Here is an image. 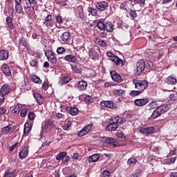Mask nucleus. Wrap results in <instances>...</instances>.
<instances>
[{
	"instance_id": "f257e3e1",
	"label": "nucleus",
	"mask_w": 177,
	"mask_h": 177,
	"mask_svg": "<svg viewBox=\"0 0 177 177\" xmlns=\"http://www.w3.org/2000/svg\"><path fill=\"white\" fill-rule=\"evenodd\" d=\"M168 110H169V107L167 104H162L153 112L151 118L155 120V118H158V117H160L164 113H167Z\"/></svg>"
},
{
	"instance_id": "f03ea898",
	"label": "nucleus",
	"mask_w": 177,
	"mask_h": 177,
	"mask_svg": "<svg viewBox=\"0 0 177 177\" xmlns=\"http://www.w3.org/2000/svg\"><path fill=\"white\" fill-rule=\"evenodd\" d=\"M133 84L135 85L136 89L143 92L145 89L149 86V82L146 80H133Z\"/></svg>"
},
{
	"instance_id": "7ed1b4c3",
	"label": "nucleus",
	"mask_w": 177,
	"mask_h": 177,
	"mask_svg": "<svg viewBox=\"0 0 177 177\" xmlns=\"http://www.w3.org/2000/svg\"><path fill=\"white\" fill-rule=\"evenodd\" d=\"M106 55L109 57L112 62H113L116 66H119V67H122L124 63L122 62V59H120L118 56H115V55L113 54L111 51L107 52Z\"/></svg>"
},
{
	"instance_id": "20e7f679",
	"label": "nucleus",
	"mask_w": 177,
	"mask_h": 177,
	"mask_svg": "<svg viewBox=\"0 0 177 177\" xmlns=\"http://www.w3.org/2000/svg\"><path fill=\"white\" fill-rule=\"evenodd\" d=\"M45 55L46 56L48 62L53 64H56L57 63V58H56V53L50 50H47L45 51Z\"/></svg>"
},
{
	"instance_id": "39448f33",
	"label": "nucleus",
	"mask_w": 177,
	"mask_h": 177,
	"mask_svg": "<svg viewBox=\"0 0 177 177\" xmlns=\"http://www.w3.org/2000/svg\"><path fill=\"white\" fill-rule=\"evenodd\" d=\"M93 130V124H88L84 127L81 131L78 133V136L82 138V136H85V135H88L89 132Z\"/></svg>"
},
{
	"instance_id": "423d86ee",
	"label": "nucleus",
	"mask_w": 177,
	"mask_h": 177,
	"mask_svg": "<svg viewBox=\"0 0 177 177\" xmlns=\"http://www.w3.org/2000/svg\"><path fill=\"white\" fill-rule=\"evenodd\" d=\"M146 68V62L145 60L140 59L136 63V73L137 74H142L145 69Z\"/></svg>"
},
{
	"instance_id": "0eeeda50",
	"label": "nucleus",
	"mask_w": 177,
	"mask_h": 177,
	"mask_svg": "<svg viewBox=\"0 0 177 177\" xmlns=\"http://www.w3.org/2000/svg\"><path fill=\"white\" fill-rule=\"evenodd\" d=\"M119 126L120 124H118L111 118L109 124L106 126V131H109V132H114V131H117Z\"/></svg>"
},
{
	"instance_id": "6e6552de",
	"label": "nucleus",
	"mask_w": 177,
	"mask_h": 177,
	"mask_svg": "<svg viewBox=\"0 0 177 177\" xmlns=\"http://www.w3.org/2000/svg\"><path fill=\"white\" fill-rule=\"evenodd\" d=\"M140 132L145 136L150 135L151 133H154V127H141L140 129Z\"/></svg>"
},
{
	"instance_id": "1a4fd4ad",
	"label": "nucleus",
	"mask_w": 177,
	"mask_h": 177,
	"mask_svg": "<svg viewBox=\"0 0 177 177\" xmlns=\"http://www.w3.org/2000/svg\"><path fill=\"white\" fill-rule=\"evenodd\" d=\"M147 103H149V98L136 99L134 101L135 105L138 106V107H143Z\"/></svg>"
},
{
	"instance_id": "9d476101",
	"label": "nucleus",
	"mask_w": 177,
	"mask_h": 177,
	"mask_svg": "<svg viewBox=\"0 0 177 177\" xmlns=\"http://www.w3.org/2000/svg\"><path fill=\"white\" fill-rule=\"evenodd\" d=\"M75 13L80 19H85V15H84V9L82 6H79L75 8Z\"/></svg>"
},
{
	"instance_id": "9b49d317",
	"label": "nucleus",
	"mask_w": 177,
	"mask_h": 177,
	"mask_svg": "<svg viewBox=\"0 0 177 177\" xmlns=\"http://www.w3.org/2000/svg\"><path fill=\"white\" fill-rule=\"evenodd\" d=\"M88 87V83L82 80L79 81L77 84V89L78 91H80V92H84V91H86V88Z\"/></svg>"
},
{
	"instance_id": "f8f14e48",
	"label": "nucleus",
	"mask_w": 177,
	"mask_h": 177,
	"mask_svg": "<svg viewBox=\"0 0 177 177\" xmlns=\"http://www.w3.org/2000/svg\"><path fill=\"white\" fill-rule=\"evenodd\" d=\"M27 156H28V147H24L19 153V158L23 160L27 158Z\"/></svg>"
},
{
	"instance_id": "ddd939ff",
	"label": "nucleus",
	"mask_w": 177,
	"mask_h": 177,
	"mask_svg": "<svg viewBox=\"0 0 177 177\" xmlns=\"http://www.w3.org/2000/svg\"><path fill=\"white\" fill-rule=\"evenodd\" d=\"M13 125L12 124H8V126H6L4 127H2L1 129V132L2 135H8L9 132L12 133L13 132Z\"/></svg>"
},
{
	"instance_id": "4468645a",
	"label": "nucleus",
	"mask_w": 177,
	"mask_h": 177,
	"mask_svg": "<svg viewBox=\"0 0 177 177\" xmlns=\"http://www.w3.org/2000/svg\"><path fill=\"white\" fill-rule=\"evenodd\" d=\"M95 6L98 10L103 11L107 9L109 4L106 1H99L96 3Z\"/></svg>"
},
{
	"instance_id": "2eb2a0df",
	"label": "nucleus",
	"mask_w": 177,
	"mask_h": 177,
	"mask_svg": "<svg viewBox=\"0 0 177 177\" xmlns=\"http://www.w3.org/2000/svg\"><path fill=\"white\" fill-rule=\"evenodd\" d=\"M15 12L18 15H21L23 12V7L21 6V0H15Z\"/></svg>"
},
{
	"instance_id": "dca6fc26",
	"label": "nucleus",
	"mask_w": 177,
	"mask_h": 177,
	"mask_svg": "<svg viewBox=\"0 0 177 177\" xmlns=\"http://www.w3.org/2000/svg\"><path fill=\"white\" fill-rule=\"evenodd\" d=\"M111 77L113 81L115 82H121V75L117 73L115 71H112L110 72Z\"/></svg>"
},
{
	"instance_id": "f3484780",
	"label": "nucleus",
	"mask_w": 177,
	"mask_h": 177,
	"mask_svg": "<svg viewBox=\"0 0 177 177\" xmlns=\"http://www.w3.org/2000/svg\"><path fill=\"white\" fill-rule=\"evenodd\" d=\"M0 92L3 95H9L10 93V86L9 84H3L0 89Z\"/></svg>"
},
{
	"instance_id": "a211bd4d",
	"label": "nucleus",
	"mask_w": 177,
	"mask_h": 177,
	"mask_svg": "<svg viewBox=\"0 0 177 177\" xmlns=\"http://www.w3.org/2000/svg\"><path fill=\"white\" fill-rule=\"evenodd\" d=\"M105 143L108 147H115L117 146V142L111 138H108L105 140Z\"/></svg>"
},
{
	"instance_id": "6ab92c4d",
	"label": "nucleus",
	"mask_w": 177,
	"mask_h": 177,
	"mask_svg": "<svg viewBox=\"0 0 177 177\" xmlns=\"http://www.w3.org/2000/svg\"><path fill=\"white\" fill-rule=\"evenodd\" d=\"M9 58V51L3 49L0 50V60H8Z\"/></svg>"
},
{
	"instance_id": "aec40b11",
	"label": "nucleus",
	"mask_w": 177,
	"mask_h": 177,
	"mask_svg": "<svg viewBox=\"0 0 177 177\" xmlns=\"http://www.w3.org/2000/svg\"><path fill=\"white\" fill-rule=\"evenodd\" d=\"M101 107H106L107 109H113L114 107V102L112 101H102L100 102Z\"/></svg>"
},
{
	"instance_id": "412c9836",
	"label": "nucleus",
	"mask_w": 177,
	"mask_h": 177,
	"mask_svg": "<svg viewBox=\"0 0 177 177\" xmlns=\"http://www.w3.org/2000/svg\"><path fill=\"white\" fill-rule=\"evenodd\" d=\"M64 59L66 62H69L70 63H75V62H77V57H75V55L69 54V55L64 56Z\"/></svg>"
},
{
	"instance_id": "4be33fe9",
	"label": "nucleus",
	"mask_w": 177,
	"mask_h": 177,
	"mask_svg": "<svg viewBox=\"0 0 177 177\" xmlns=\"http://www.w3.org/2000/svg\"><path fill=\"white\" fill-rule=\"evenodd\" d=\"M71 80H73V77L71 76H70V75L64 76V77L60 79L59 84V85H61V86H63V85H64V84H68V82H70V81H71Z\"/></svg>"
},
{
	"instance_id": "5701e85b",
	"label": "nucleus",
	"mask_w": 177,
	"mask_h": 177,
	"mask_svg": "<svg viewBox=\"0 0 177 177\" xmlns=\"http://www.w3.org/2000/svg\"><path fill=\"white\" fill-rule=\"evenodd\" d=\"M100 53V50H99V47H93L89 50V56H93V57H96L97 55Z\"/></svg>"
},
{
	"instance_id": "b1692460",
	"label": "nucleus",
	"mask_w": 177,
	"mask_h": 177,
	"mask_svg": "<svg viewBox=\"0 0 177 177\" xmlns=\"http://www.w3.org/2000/svg\"><path fill=\"white\" fill-rule=\"evenodd\" d=\"M42 129H46V131H50L52 129V120H46L41 127Z\"/></svg>"
},
{
	"instance_id": "393cba45",
	"label": "nucleus",
	"mask_w": 177,
	"mask_h": 177,
	"mask_svg": "<svg viewBox=\"0 0 177 177\" xmlns=\"http://www.w3.org/2000/svg\"><path fill=\"white\" fill-rule=\"evenodd\" d=\"M66 111L71 114V115H77L80 111L75 107L68 106L66 107Z\"/></svg>"
},
{
	"instance_id": "a878e982",
	"label": "nucleus",
	"mask_w": 177,
	"mask_h": 177,
	"mask_svg": "<svg viewBox=\"0 0 177 177\" xmlns=\"http://www.w3.org/2000/svg\"><path fill=\"white\" fill-rule=\"evenodd\" d=\"M105 30L108 32H113L114 31V24H113V22L108 21L105 23Z\"/></svg>"
},
{
	"instance_id": "bb28decb",
	"label": "nucleus",
	"mask_w": 177,
	"mask_h": 177,
	"mask_svg": "<svg viewBox=\"0 0 177 177\" xmlns=\"http://www.w3.org/2000/svg\"><path fill=\"white\" fill-rule=\"evenodd\" d=\"M32 129V122H26L24 125V133L27 134Z\"/></svg>"
},
{
	"instance_id": "cd10ccee",
	"label": "nucleus",
	"mask_w": 177,
	"mask_h": 177,
	"mask_svg": "<svg viewBox=\"0 0 177 177\" xmlns=\"http://www.w3.org/2000/svg\"><path fill=\"white\" fill-rule=\"evenodd\" d=\"M99 158H100V154L99 153H95L89 156L88 158V162H96V161L99 160Z\"/></svg>"
},
{
	"instance_id": "c85d7f7f",
	"label": "nucleus",
	"mask_w": 177,
	"mask_h": 177,
	"mask_svg": "<svg viewBox=\"0 0 177 177\" xmlns=\"http://www.w3.org/2000/svg\"><path fill=\"white\" fill-rule=\"evenodd\" d=\"M1 71L2 73H3V74H5L6 75H10L11 74L10 69H9V66L6 64L1 66Z\"/></svg>"
},
{
	"instance_id": "c756f323",
	"label": "nucleus",
	"mask_w": 177,
	"mask_h": 177,
	"mask_svg": "<svg viewBox=\"0 0 177 177\" xmlns=\"http://www.w3.org/2000/svg\"><path fill=\"white\" fill-rule=\"evenodd\" d=\"M33 96L39 104H42L44 103V97H42V95L35 93Z\"/></svg>"
},
{
	"instance_id": "7c9ffc66",
	"label": "nucleus",
	"mask_w": 177,
	"mask_h": 177,
	"mask_svg": "<svg viewBox=\"0 0 177 177\" xmlns=\"http://www.w3.org/2000/svg\"><path fill=\"white\" fill-rule=\"evenodd\" d=\"M111 118L113 119V120L115 122L116 124H118V125H119V124H124V122L127 121V119L119 116L113 117Z\"/></svg>"
},
{
	"instance_id": "2f4dec72",
	"label": "nucleus",
	"mask_w": 177,
	"mask_h": 177,
	"mask_svg": "<svg viewBox=\"0 0 177 177\" xmlns=\"http://www.w3.org/2000/svg\"><path fill=\"white\" fill-rule=\"evenodd\" d=\"M70 39V32H64L62 35H61V40L62 42H67Z\"/></svg>"
},
{
	"instance_id": "473e14b6",
	"label": "nucleus",
	"mask_w": 177,
	"mask_h": 177,
	"mask_svg": "<svg viewBox=\"0 0 177 177\" xmlns=\"http://www.w3.org/2000/svg\"><path fill=\"white\" fill-rule=\"evenodd\" d=\"M106 24L103 21H98L97 23V27L100 31H105Z\"/></svg>"
},
{
	"instance_id": "72a5a7b5",
	"label": "nucleus",
	"mask_w": 177,
	"mask_h": 177,
	"mask_svg": "<svg viewBox=\"0 0 177 177\" xmlns=\"http://www.w3.org/2000/svg\"><path fill=\"white\" fill-rule=\"evenodd\" d=\"M7 26L10 30H13V22L11 17H7L6 19Z\"/></svg>"
},
{
	"instance_id": "f704fd0d",
	"label": "nucleus",
	"mask_w": 177,
	"mask_h": 177,
	"mask_svg": "<svg viewBox=\"0 0 177 177\" xmlns=\"http://www.w3.org/2000/svg\"><path fill=\"white\" fill-rule=\"evenodd\" d=\"M71 68L72 71L77 74H81L82 73V71L78 67V65H71Z\"/></svg>"
},
{
	"instance_id": "c9c22d12",
	"label": "nucleus",
	"mask_w": 177,
	"mask_h": 177,
	"mask_svg": "<svg viewBox=\"0 0 177 177\" xmlns=\"http://www.w3.org/2000/svg\"><path fill=\"white\" fill-rule=\"evenodd\" d=\"M66 156L67 152H61L57 155L56 160H57V161H60V160H63V158H64V157H66Z\"/></svg>"
},
{
	"instance_id": "e433bc0d",
	"label": "nucleus",
	"mask_w": 177,
	"mask_h": 177,
	"mask_svg": "<svg viewBox=\"0 0 177 177\" xmlns=\"http://www.w3.org/2000/svg\"><path fill=\"white\" fill-rule=\"evenodd\" d=\"M25 12L26 15H28V16H31L35 13V10L34 8V6H32L28 10H25Z\"/></svg>"
},
{
	"instance_id": "4c0bfd02",
	"label": "nucleus",
	"mask_w": 177,
	"mask_h": 177,
	"mask_svg": "<svg viewBox=\"0 0 177 177\" xmlns=\"http://www.w3.org/2000/svg\"><path fill=\"white\" fill-rule=\"evenodd\" d=\"M71 121H67L64 125L62 127L64 131H68L70 129V127L72 125Z\"/></svg>"
},
{
	"instance_id": "58836bf2",
	"label": "nucleus",
	"mask_w": 177,
	"mask_h": 177,
	"mask_svg": "<svg viewBox=\"0 0 177 177\" xmlns=\"http://www.w3.org/2000/svg\"><path fill=\"white\" fill-rule=\"evenodd\" d=\"M167 80L169 81V84H171V85H175V84H176V82H177L176 78H175L172 76H169L167 77Z\"/></svg>"
},
{
	"instance_id": "ea45409f",
	"label": "nucleus",
	"mask_w": 177,
	"mask_h": 177,
	"mask_svg": "<svg viewBox=\"0 0 177 177\" xmlns=\"http://www.w3.org/2000/svg\"><path fill=\"white\" fill-rule=\"evenodd\" d=\"M28 118L30 121V122H32V121L35 120V113H34V112H30L28 114Z\"/></svg>"
},
{
	"instance_id": "a19ab883",
	"label": "nucleus",
	"mask_w": 177,
	"mask_h": 177,
	"mask_svg": "<svg viewBox=\"0 0 177 177\" xmlns=\"http://www.w3.org/2000/svg\"><path fill=\"white\" fill-rule=\"evenodd\" d=\"M97 42H98V45H100V46H102L103 48H106V46H107V43L102 39H97Z\"/></svg>"
},
{
	"instance_id": "79ce46f5",
	"label": "nucleus",
	"mask_w": 177,
	"mask_h": 177,
	"mask_svg": "<svg viewBox=\"0 0 177 177\" xmlns=\"http://www.w3.org/2000/svg\"><path fill=\"white\" fill-rule=\"evenodd\" d=\"M57 53H58V55H64V53H66V48L63 47H58L57 48Z\"/></svg>"
},
{
	"instance_id": "37998d69",
	"label": "nucleus",
	"mask_w": 177,
	"mask_h": 177,
	"mask_svg": "<svg viewBox=\"0 0 177 177\" xmlns=\"http://www.w3.org/2000/svg\"><path fill=\"white\" fill-rule=\"evenodd\" d=\"M22 108L21 104L17 105L13 109L12 113L17 114V113L20 112V109Z\"/></svg>"
},
{
	"instance_id": "c03bdc74",
	"label": "nucleus",
	"mask_w": 177,
	"mask_h": 177,
	"mask_svg": "<svg viewBox=\"0 0 177 177\" xmlns=\"http://www.w3.org/2000/svg\"><path fill=\"white\" fill-rule=\"evenodd\" d=\"M129 16L132 19H136V17H138V14L136 13V11L131 10L129 13Z\"/></svg>"
},
{
	"instance_id": "a18cd8bd",
	"label": "nucleus",
	"mask_w": 177,
	"mask_h": 177,
	"mask_svg": "<svg viewBox=\"0 0 177 177\" xmlns=\"http://www.w3.org/2000/svg\"><path fill=\"white\" fill-rule=\"evenodd\" d=\"M3 177H15V173L13 171H6L4 173Z\"/></svg>"
},
{
	"instance_id": "49530a36",
	"label": "nucleus",
	"mask_w": 177,
	"mask_h": 177,
	"mask_svg": "<svg viewBox=\"0 0 177 177\" xmlns=\"http://www.w3.org/2000/svg\"><path fill=\"white\" fill-rule=\"evenodd\" d=\"M142 93V91L140 90L138 91H131L130 92V96H139Z\"/></svg>"
},
{
	"instance_id": "de8ad7c7",
	"label": "nucleus",
	"mask_w": 177,
	"mask_h": 177,
	"mask_svg": "<svg viewBox=\"0 0 177 177\" xmlns=\"http://www.w3.org/2000/svg\"><path fill=\"white\" fill-rule=\"evenodd\" d=\"M56 21L57 23H59V24H62L63 23V19L62 18L61 15H57L55 16Z\"/></svg>"
},
{
	"instance_id": "09e8293b",
	"label": "nucleus",
	"mask_w": 177,
	"mask_h": 177,
	"mask_svg": "<svg viewBox=\"0 0 177 177\" xmlns=\"http://www.w3.org/2000/svg\"><path fill=\"white\" fill-rule=\"evenodd\" d=\"M30 66L31 67H35L37 68L38 67V61L35 60V59H32L30 62Z\"/></svg>"
},
{
	"instance_id": "8fccbe9b",
	"label": "nucleus",
	"mask_w": 177,
	"mask_h": 177,
	"mask_svg": "<svg viewBox=\"0 0 177 177\" xmlns=\"http://www.w3.org/2000/svg\"><path fill=\"white\" fill-rule=\"evenodd\" d=\"M59 4L61 5V6H64L66 8H68V1L64 0V1H59Z\"/></svg>"
},
{
	"instance_id": "3c124183",
	"label": "nucleus",
	"mask_w": 177,
	"mask_h": 177,
	"mask_svg": "<svg viewBox=\"0 0 177 177\" xmlns=\"http://www.w3.org/2000/svg\"><path fill=\"white\" fill-rule=\"evenodd\" d=\"M33 82L35 84H42V80L38 77H34L32 78Z\"/></svg>"
},
{
	"instance_id": "603ef678",
	"label": "nucleus",
	"mask_w": 177,
	"mask_h": 177,
	"mask_svg": "<svg viewBox=\"0 0 177 177\" xmlns=\"http://www.w3.org/2000/svg\"><path fill=\"white\" fill-rule=\"evenodd\" d=\"M136 162V159L135 158H131L127 161L128 165H132V164H135Z\"/></svg>"
},
{
	"instance_id": "864d4df0",
	"label": "nucleus",
	"mask_w": 177,
	"mask_h": 177,
	"mask_svg": "<svg viewBox=\"0 0 177 177\" xmlns=\"http://www.w3.org/2000/svg\"><path fill=\"white\" fill-rule=\"evenodd\" d=\"M169 99L172 101L177 100V93H173L169 95Z\"/></svg>"
},
{
	"instance_id": "5fc2aeb1",
	"label": "nucleus",
	"mask_w": 177,
	"mask_h": 177,
	"mask_svg": "<svg viewBox=\"0 0 177 177\" xmlns=\"http://www.w3.org/2000/svg\"><path fill=\"white\" fill-rule=\"evenodd\" d=\"M140 176V170L137 169L134 173L131 175V177H138Z\"/></svg>"
},
{
	"instance_id": "6e6d98bb",
	"label": "nucleus",
	"mask_w": 177,
	"mask_h": 177,
	"mask_svg": "<svg viewBox=\"0 0 177 177\" xmlns=\"http://www.w3.org/2000/svg\"><path fill=\"white\" fill-rule=\"evenodd\" d=\"M150 109H157L158 104L157 102H152L149 104Z\"/></svg>"
},
{
	"instance_id": "4d7b16f0",
	"label": "nucleus",
	"mask_w": 177,
	"mask_h": 177,
	"mask_svg": "<svg viewBox=\"0 0 177 177\" xmlns=\"http://www.w3.org/2000/svg\"><path fill=\"white\" fill-rule=\"evenodd\" d=\"M85 102L88 103V104H89V103H92V102H93V99L91 98V96H86L84 99Z\"/></svg>"
},
{
	"instance_id": "13d9d810",
	"label": "nucleus",
	"mask_w": 177,
	"mask_h": 177,
	"mask_svg": "<svg viewBox=\"0 0 177 177\" xmlns=\"http://www.w3.org/2000/svg\"><path fill=\"white\" fill-rule=\"evenodd\" d=\"M89 12H91L93 16H96V15H97V10L93 8H90Z\"/></svg>"
},
{
	"instance_id": "bf43d9fd",
	"label": "nucleus",
	"mask_w": 177,
	"mask_h": 177,
	"mask_svg": "<svg viewBox=\"0 0 177 177\" xmlns=\"http://www.w3.org/2000/svg\"><path fill=\"white\" fill-rule=\"evenodd\" d=\"M136 3H139L140 6H145V0H133Z\"/></svg>"
},
{
	"instance_id": "052dcab7",
	"label": "nucleus",
	"mask_w": 177,
	"mask_h": 177,
	"mask_svg": "<svg viewBox=\"0 0 177 177\" xmlns=\"http://www.w3.org/2000/svg\"><path fill=\"white\" fill-rule=\"evenodd\" d=\"M110 175H111V174L109 171L104 170L103 171V174H102L103 177H110Z\"/></svg>"
},
{
	"instance_id": "680f3d73",
	"label": "nucleus",
	"mask_w": 177,
	"mask_h": 177,
	"mask_svg": "<svg viewBox=\"0 0 177 177\" xmlns=\"http://www.w3.org/2000/svg\"><path fill=\"white\" fill-rule=\"evenodd\" d=\"M27 115V109H23L21 110V117H26Z\"/></svg>"
},
{
	"instance_id": "e2e57ef3",
	"label": "nucleus",
	"mask_w": 177,
	"mask_h": 177,
	"mask_svg": "<svg viewBox=\"0 0 177 177\" xmlns=\"http://www.w3.org/2000/svg\"><path fill=\"white\" fill-rule=\"evenodd\" d=\"M42 88L44 91H47L48 88H49V84L48 82H44L43 83Z\"/></svg>"
},
{
	"instance_id": "0e129e2a",
	"label": "nucleus",
	"mask_w": 177,
	"mask_h": 177,
	"mask_svg": "<svg viewBox=\"0 0 177 177\" xmlns=\"http://www.w3.org/2000/svg\"><path fill=\"white\" fill-rule=\"evenodd\" d=\"M153 67V63L151 62H147L145 64V68H147V70H150Z\"/></svg>"
},
{
	"instance_id": "69168bd1",
	"label": "nucleus",
	"mask_w": 177,
	"mask_h": 177,
	"mask_svg": "<svg viewBox=\"0 0 177 177\" xmlns=\"http://www.w3.org/2000/svg\"><path fill=\"white\" fill-rule=\"evenodd\" d=\"M116 93H117V95L120 96L121 95H124V93H125V91H124V90L119 89V90L116 91Z\"/></svg>"
},
{
	"instance_id": "338daca9",
	"label": "nucleus",
	"mask_w": 177,
	"mask_h": 177,
	"mask_svg": "<svg viewBox=\"0 0 177 177\" xmlns=\"http://www.w3.org/2000/svg\"><path fill=\"white\" fill-rule=\"evenodd\" d=\"M14 13H15V9H13V8H10L8 9V15H9V16H13Z\"/></svg>"
},
{
	"instance_id": "774afa93",
	"label": "nucleus",
	"mask_w": 177,
	"mask_h": 177,
	"mask_svg": "<svg viewBox=\"0 0 177 177\" xmlns=\"http://www.w3.org/2000/svg\"><path fill=\"white\" fill-rule=\"evenodd\" d=\"M116 136L118 138H124V133L122 131H119L118 133H116Z\"/></svg>"
}]
</instances>
